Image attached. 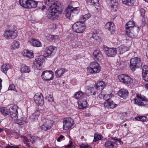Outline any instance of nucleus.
<instances>
[{"instance_id":"nucleus-1","label":"nucleus","mask_w":148,"mask_h":148,"mask_svg":"<svg viewBox=\"0 0 148 148\" xmlns=\"http://www.w3.org/2000/svg\"><path fill=\"white\" fill-rule=\"evenodd\" d=\"M45 3L49 5L50 10L48 11L46 16L50 19H56L59 14H61L62 8L58 2V0H45Z\"/></svg>"},{"instance_id":"nucleus-2","label":"nucleus","mask_w":148,"mask_h":148,"mask_svg":"<svg viewBox=\"0 0 148 148\" xmlns=\"http://www.w3.org/2000/svg\"><path fill=\"white\" fill-rule=\"evenodd\" d=\"M134 25L133 21H129L125 24V33L128 37L132 38L135 37L139 32V27Z\"/></svg>"},{"instance_id":"nucleus-3","label":"nucleus","mask_w":148,"mask_h":148,"mask_svg":"<svg viewBox=\"0 0 148 148\" xmlns=\"http://www.w3.org/2000/svg\"><path fill=\"white\" fill-rule=\"evenodd\" d=\"M79 9L78 7H73L69 5L65 10L64 13L66 16L69 20L72 19L79 12Z\"/></svg>"},{"instance_id":"nucleus-4","label":"nucleus","mask_w":148,"mask_h":148,"mask_svg":"<svg viewBox=\"0 0 148 148\" xmlns=\"http://www.w3.org/2000/svg\"><path fill=\"white\" fill-rule=\"evenodd\" d=\"M102 95H103V99L106 100L104 104L105 107L108 108H113L116 107V104L114 103L110 99V97L112 96V94L104 95L101 94L99 95V96L101 97Z\"/></svg>"},{"instance_id":"nucleus-5","label":"nucleus","mask_w":148,"mask_h":148,"mask_svg":"<svg viewBox=\"0 0 148 148\" xmlns=\"http://www.w3.org/2000/svg\"><path fill=\"white\" fill-rule=\"evenodd\" d=\"M88 72L91 74L99 73L101 70V67L99 64L96 62H93L90 64L89 67L87 68Z\"/></svg>"},{"instance_id":"nucleus-6","label":"nucleus","mask_w":148,"mask_h":148,"mask_svg":"<svg viewBox=\"0 0 148 148\" xmlns=\"http://www.w3.org/2000/svg\"><path fill=\"white\" fill-rule=\"evenodd\" d=\"M140 59L138 57L132 58L130 62V68L133 71L142 66Z\"/></svg>"},{"instance_id":"nucleus-7","label":"nucleus","mask_w":148,"mask_h":148,"mask_svg":"<svg viewBox=\"0 0 148 148\" xmlns=\"http://www.w3.org/2000/svg\"><path fill=\"white\" fill-rule=\"evenodd\" d=\"M57 49L56 47L51 46L46 47L45 50L44 55V58L51 57L54 56L56 53Z\"/></svg>"},{"instance_id":"nucleus-8","label":"nucleus","mask_w":148,"mask_h":148,"mask_svg":"<svg viewBox=\"0 0 148 148\" xmlns=\"http://www.w3.org/2000/svg\"><path fill=\"white\" fill-rule=\"evenodd\" d=\"M73 31L78 33H82L84 31L85 27L80 22H77L72 26Z\"/></svg>"},{"instance_id":"nucleus-9","label":"nucleus","mask_w":148,"mask_h":148,"mask_svg":"<svg viewBox=\"0 0 148 148\" xmlns=\"http://www.w3.org/2000/svg\"><path fill=\"white\" fill-rule=\"evenodd\" d=\"M54 74L51 71L45 70L41 74L42 79L44 81H48L52 80L53 78Z\"/></svg>"},{"instance_id":"nucleus-10","label":"nucleus","mask_w":148,"mask_h":148,"mask_svg":"<svg viewBox=\"0 0 148 148\" xmlns=\"http://www.w3.org/2000/svg\"><path fill=\"white\" fill-rule=\"evenodd\" d=\"M44 61V57L42 55H40L33 62V65L37 69L40 70Z\"/></svg>"},{"instance_id":"nucleus-11","label":"nucleus","mask_w":148,"mask_h":148,"mask_svg":"<svg viewBox=\"0 0 148 148\" xmlns=\"http://www.w3.org/2000/svg\"><path fill=\"white\" fill-rule=\"evenodd\" d=\"M63 129L67 130L73 126L74 121L73 119L70 117L65 118L63 121Z\"/></svg>"},{"instance_id":"nucleus-12","label":"nucleus","mask_w":148,"mask_h":148,"mask_svg":"<svg viewBox=\"0 0 148 148\" xmlns=\"http://www.w3.org/2000/svg\"><path fill=\"white\" fill-rule=\"evenodd\" d=\"M106 148H117L118 147V141L114 139L107 140L105 143Z\"/></svg>"},{"instance_id":"nucleus-13","label":"nucleus","mask_w":148,"mask_h":148,"mask_svg":"<svg viewBox=\"0 0 148 148\" xmlns=\"http://www.w3.org/2000/svg\"><path fill=\"white\" fill-rule=\"evenodd\" d=\"M18 108L17 106L14 105L12 108L9 110L10 115L12 120H16L18 119Z\"/></svg>"},{"instance_id":"nucleus-14","label":"nucleus","mask_w":148,"mask_h":148,"mask_svg":"<svg viewBox=\"0 0 148 148\" xmlns=\"http://www.w3.org/2000/svg\"><path fill=\"white\" fill-rule=\"evenodd\" d=\"M104 52L108 57H114L117 53V50L114 48H109L108 47H104Z\"/></svg>"},{"instance_id":"nucleus-15","label":"nucleus","mask_w":148,"mask_h":148,"mask_svg":"<svg viewBox=\"0 0 148 148\" xmlns=\"http://www.w3.org/2000/svg\"><path fill=\"white\" fill-rule=\"evenodd\" d=\"M17 36V34L14 31L12 30H8L4 32V36L10 39H14Z\"/></svg>"},{"instance_id":"nucleus-16","label":"nucleus","mask_w":148,"mask_h":148,"mask_svg":"<svg viewBox=\"0 0 148 148\" xmlns=\"http://www.w3.org/2000/svg\"><path fill=\"white\" fill-rule=\"evenodd\" d=\"M42 121L43 124L40 127L41 129L44 131H47L50 130L51 127L50 124L51 121L46 119H45Z\"/></svg>"},{"instance_id":"nucleus-17","label":"nucleus","mask_w":148,"mask_h":148,"mask_svg":"<svg viewBox=\"0 0 148 148\" xmlns=\"http://www.w3.org/2000/svg\"><path fill=\"white\" fill-rule=\"evenodd\" d=\"M34 99L36 103L38 105L42 104L44 102V98L41 94L37 93L34 97Z\"/></svg>"},{"instance_id":"nucleus-18","label":"nucleus","mask_w":148,"mask_h":148,"mask_svg":"<svg viewBox=\"0 0 148 148\" xmlns=\"http://www.w3.org/2000/svg\"><path fill=\"white\" fill-rule=\"evenodd\" d=\"M93 58L95 61L101 60L103 58L102 53L99 50H95L93 52Z\"/></svg>"},{"instance_id":"nucleus-19","label":"nucleus","mask_w":148,"mask_h":148,"mask_svg":"<svg viewBox=\"0 0 148 148\" xmlns=\"http://www.w3.org/2000/svg\"><path fill=\"white\" fill-rule=\"evenodd\" d=\"M78 107L79 109H84L88 106V103L86 99L84 98L83 100L79 99L78 101Z\"/></svg>"},{"instance_id":"nucleus-20","label":"nucleus","mask_w":148,"mask_h":148,"mask_svg":"<svg viewBox=\"0 0 148 148\" xmlns=\"http://www.w3.org/2000/svg\"><path fill=\"white\" fill-rule=\"evenodd\" d=\"M142 76L144 79L147 82L148 81V66L146 65L144 66L142 68Z\"/></svg>"},{"instance_id":"nucleus-21","label":"nucleus","mask_w":148,"mask_h":148,"mask_svg":"<svg viewBox=\"0 0 148 148\" xmlns=\"http://www.w3.org/2000/svg\"><path fill=\"white\" fill-rule=\"evenodd\" d=\"M106 2L110 4L112 10L114 11H116L118 3L116 0H106Z\"/></svg>"},{"instance_id":"nucleus-22","label":"nucleus","mask_w":148,"mask_h":148,"mask_svg":"<svg viewBox=\"0 0 148 148\" xmlns=\"http://www.w3.org/2000/svg\"><path fill=\"white\" fill-rule=\"evenodd\" d=\"M118 94L121 97L125 99L128 96V92L127 90L121 89L118 91Z\"/></svg>"},{"instance_id":"nucleus-23","label":"nucleus","mask_w":148,"mask_h":148,"mask_svg":"<svg viewBox=\"0 0 148 148\" xmlns=\"http://www.w3.org/2000/svg\"><path fill=\"white\" fill-rule=\"evenodd\" d=\"M65 71L64 68H62L57 70L55 72V75L57 78L61 77L65 72Z\"/></svg>"},{"instance_id":"nucleus-24","label":"nucleus","mask_w":148,"mask_h":148,"mask_svg":"<svg viewBox=\"0 0 148 148\" xmlns=\"http://www.w3.org/2000/svg\"><path fill=\"white\" fill-rule=\"evenodd\" d=\"M105 28L110 32L114 31L115 29L113 23L111 22L107 23L105 25Z\"/></svg>"},{"instance_id":"nucleus-25","label":"nucleus","mask_w":148,"mask_h":148,"mask_svg":"<svg viewBox=\"0 0 148 148\" xmlns=\"http://www.w3.org/2000/svg\"><path fill=\"white\" fill-rule=\"evenodd\" d=\"M129 48L126 46L121 45L117 48L118 51L120 54H123L129 50Z\"/></svg>"},{"instance_id":"nucleus-26","label":"nucleus","mask_w":148,"mask_h":148,"mask_svg":"<svg viewBox=\"0 0 148 148\" xmlns=\"http://www.w3.org/2000/svg\"><path fill=\"white\" fill-rule=\"evenodd\" d=\"M29 0H19L20 4L22 7L26 8H29Z\"/></svg>"},{"instance_id":"nucleus-27","label":"nucleus","mask_w":148,"mask_h":148,"mask_svg":"<svg viewBox=\"0 0 148 148\" xmlns=\"http://www.w3.org/2000/svg\"><path fill=\"white\" fill-rule=\"evenodd\" d=\"M138 101L137 102V104L139 106H144L148 104V101L145 97H143L141 101Z\"/></svg>"},{"instance_id":"nucleus-28","label":"nucleus","mask_w":148,"mask_h":148,"mask_svg":"<svg viewBox=\"0 0 148 148\" xmlns=\"http://www.w3.org/2000/svg\"><path fill=\"white\" fill-rule=\"evenodd\" d=\"M10 68V66L9 64H4L1 66V69L3 73H6Z\"/></svg>"},{"instance_id":"nucleus-29","label":"nucleus","mask_w":148,"mask_h":148,"mask_svg":"<svg viewBox=\"0 0 148 148\" xmlns=\"http://www.w3.org/2000/svg\"><path fill=\"white\" fill-rule=\"evenodd\" d=\"M21 71L23 73H29L30 71V68L26 65H23L21 68Z\"/></svg>"},{"instance_id":"nucleus-30","label":"nucleus","mask_w":148,"mask_h":148,"mask_svg":"<svg viewBox=\"0 0 148 148\" xmlns=\"http://www.w3.org/2000/svg\"><path fill=\"white\" fill-rule=\"evenodd\" d=\"M24 56L30 58H32L34 57L33 52L27 50L25 49L24 51Z\"/></svg>"},{"instance_id":"nucleus-31","label":"nucleus","mask_w":148,"mask_h":148,"mask_svg":"<svg viewBox=\"0 0 148 148\" xmlns=\"http://www.w3.org/2000/svg\"><path fill=\"white\" fill-rule=\"evenodd\" d=\"M105 86L104 82L103 81H100L97 83L96 86L98 90H102L103 89Z\"/></svg>"},{"instance_id":"nucleus-32","label":"nucleus","mask_w":148,"mask_h":148,"mask_svg":"<svg viewBox=\"0 0 148 148\" xmlns=\"http://www.w3.org/2000/svg\"><path fill=\"white\" fill-rule=\"evenodd\" d=\"M122 3L127 5L131 6L135 3V0H122Z\"/></svg>"},{"instance_id":"nucleus-33","label":"nucleus","mask_w":148,"mask_h":148,"mask_svg":"<svg viewBox=\"0 0 148 148\" xmlns=\"http://www.w3.org/2000/svg\"><path fill=\"white\" fill-rule=\"evenodd\" d=\"M31 44L33 46L35 47H39L41 46L40 42L35 39H33L30 42Z\"/></svg>"},{"instance_id":"nucleus-34","label":"nucleus","mask_w":148,"mask_h":148,"mask_svg":"<svg viewBox=\"0 0 148 148\" xmlns=\"http://www.w3.org/2000/svg\"><path fill=\"white\" fill-rule=\"evenodd\" d=\"M28 8H35L37 7L38 3L34 1L29 0Z\"/></svg>"},{"instance_id":"nucleus-35","label":"nucleus","mask_w":148,"mask_h":148,"mask_svg":"<svg viewBox=\"0 0 148 148\" xmlns=\"http://www.w3.org/2000/svg\"><path fill=\"white\" fill-rule=\"evenodd\" d=\"M14 121L16 123L20 125L24 124L27 122L25 118L21 119H16V120H14Z\"/></svg>"},{"instance_id":"nucleus-36","label":"nucleus","mask_w":148,"mask_h":148,"mask_svg":"<svg viewBox=\"0 0 148 148\" xmlns=\"http://www.w3.org/2000/svg\"><path fill=\"white\" fill-rule=\"evenodd\" d=\"M135 119L136 120L140 121L142 122H146L148 120L147 119L146 117L140 116L135 117Z\"/></svg>"},{"instance_id":"nucleus-37","label":"nucleus","mask_w":148,"mask_h":148,"mask_svg":"<svg viewBox=\"0 0 148 148\" xmlns=\"http://www.w3.org/2000/svg\"><path fill=\"white\" fill-rule=\"evenodd\" d=\"M84 95V93L82 92V91H79L75 93L74 95V97L76 99H80L82 97H83Z\"/></svg>"},{"instance_id":"nucleus-38","label":"nucleus","mask_w":148,"mask_h":148,"mask_svg":"<svg viewBox=\"0 0 148 148\" xmlns=\"http://www.w3.org/2000/svg\"><path fill=\"white\" fill-rule=\"evenodd\" d=\"M19 45L20 44L18 42L14 41L12 43L11 47L12 49H15L19 48Z\"/></svg>"},{"instance_id":"nucleus-39","label":"nucleus","mask_w":148,"mask_h":148,"mask_svg":"<svg viewBox=\"0 0 148 148\" xmlns=\"http://www.w3.org/2000/svg\"><path fill=\"white\" fill-rule=\"evenodd\" d=\"M131 81V79L130 76L125 75L123 83L126 84L130 85Z\"/></svg>"},{"instance_id":"nucleus-40","label":"nucleus","mask_w":148,"mask_h":148,"mask_svg":"<svg viewBox=\"0 0 148 148\" xmlns=\"http://www.w3.org/2000/svg\"><path fill=\"white\" fill-rule=\"evenodd\" d=\"M68 38L70 40L73 41H76L77 39V36L72 34H69L68 37Z\"/></svg>"},{"instance_id":"nucleus-41","label":"nucleus","mask_w":148,"mask_h":148,"mask_svg":"<svg viewBox=\"0 0 148 148\" xmlns=\"http://www.w3.org/2000/svg\"><path fill=\"white\" fill-rule=\"evenodd\" d=\"M102 136L100 135L95 134H94L93 142H96L97 141L101 140L102 139Z\"/></svg>"},{"instance_id":"nucleus-42","label":"nucleus","mask_w":148,"mask_h":148,"mask_svg":"<svg viewBox=\"0 0 148 148\" xmlns=\"http://www.w3.org/2000/svg\"><path fill=\"white\" fill-rule=\"evenodd\" d=\"M0 111L5 116L8 115V112L7 109L3 107L0 108Z\"/></svg>"},{"instance_id":"nucleus-43","label":"nucleus","mask_w":148,"mask_h":148,"mask_svg":"<svg viewBox=\"0 0 148 148\" xmlns=\"http://www.w3.org/2000/svg\"><path fill=\"white\" fill-rule=\"evenodd\" d=\"M97 90L98 89L97 88L96 86L95 87H90V93L93 95H95L96 92H97Z\"/></svg>"},{"instance_id":"nucleus-44","label":"nucleus","mask_w":148,"mask_h":148,"mask_svg":"<svg viewBox=\"0 0 148 148\" xmlns=\"http://www.w3.org/2000/svg\"><path fill=\"white\" fill-rule=\"evenodd\" d=\"M99 1L98 0H92L91 5H92L95 6V7L97 10H98V7L97 6H99Z\"/></svg>"},{"instance_id":"nucleus-45","label":"nucleus","mask_w":148,"mask_h":148,"mask_svg":"<svg viewBox=\"0 0 148 148\" xmlns=\"http://www.w3.org/2000/svg\"><path fill=\"white\" fill-rule=\"evenodd\" d=\"M39 112L38 110H36L35 112L32 114V119H37L39 115Z\"/></svg>"},{"instance_id":"nucleus-46","label":"nucleus","mask_w":148,"mask_h":148,"mask_svg":"<svg viewBox=\"0 0 148 148\" xmlns=\"http://www.w3.org/2000/svg\"><path fill=\"white\" fill-rule=\"evenodd\" d=\"M24 143L26 144V145L29 148L30 147V143L29 139L26 137H23Z\"/></svg>"},{"instance_id":"nucleus-47","label":"nucleus","mask_w":148,"mask_h":148,"mask_svg":"<svg viewBox=\"0 0 148 148\" xmlns=\"http://www.w3.org/2000/svg\"><path fill=\"white\" fill-rule=\"evenodd\" d=\"M136 97L137 98H135L134 99V101L135 103L137 104V102H138V101H140L143 98V97L140 96L139 94H137L136 95Z\"/></svg>"},{"instance_id":"nucleus-48","label":"nucleus","mask_w":148,"mask_h":148,"mask_svg":"<svg viewBox=\"0 0 148 148\" xmlns=\"http://www.w3.org/2000/svg\"><path fill=\"white\" fill-rule=\"evenodd\" d=\"M125 75L121 74L118 76V78L120 82H123Z\"/></svg>"},{"instance_id":"nucleus-49","label":"nucleus","mask_w":148,"mask_h":148,"mask_svg":"<svg viewBox=\"0 0 148 148\" xmlns=\"http://www.w3.org/2000/svg\"><path fill=\"white\" fill-rule=\"evenodd\" d=\"M46 99L48 101L50 102H52L54 101V99L53 98V96L51 95H49L46 97Z\"/></svg>"},{"instance_id":"nucleus-50","label":"nucleus","mask_w":148,"mask_h":148,"mask_svg":"<svg viewBox=\"0 0 148 148\" xmlns=\"http://www.w3.org/2000/svg\"><path fill=\"white\" fill-rule=\"evenodd\" d=\"M80 148H92V147L88 144L86 145L84 143H82L79 145Z\"/></svg>"},{"instance_id":"nucleus-51","label":"nucleus","mask_w":148,"mask_h":148,"mask_svg":"<svg viewBox=\"0 0 148 148\" xmlns=\"http://www.w3.org/2000/svg\"><path fill=\"white\" fill-rule=\"evenodd\" d=\"M140 12L141 14V16L142 17H144L145 16V10L142 8H141L140 9Z\"/></svg>"},{"instance_id":"nucleus-52","label":"nucleus","mask_w":148,"mask_h":148,"mask_svg":"<svg viewBox=\"0 0 148 148\" xmlns=\"http://www.w3.org/2000/svg\"><path fill=\"white\" fill-rule=\"evenodd\" d=\"M84 16L83 15V16H82L80 18V21H79V22H81V24H83L84 23V22L85 21H86V18H84Z\"/></svg>"},{"instance_id":"nucleus-53","label":"nucleus","mask_w":148,"mask_h":148,"mask_svg":"<svg viewBox=\"0 0 148 148\" xmlns=\"http://www.w3.org/2000/svg\"><path fill=\"white\" fill-rule=\"evenodd\" d=\"M15 89V86L14 84H12L10 85L8 88L9 90H14H14Z\"/></svg>"},{"instance_id":"nucleus-54","label":"nucleus","mask_w":148,"mask_h":148,"mask_svg":"<svg viewBox=\"0 0 148 148\" xmlns=\"http://www.w3.org/2000/svg\"><path fill=\"white\" fill-rule=\"evenodd\" d=\"M73 144V142L72 141H70L69 142V143L67 145V148H70L72 147Z\"/></svg>"},{"instance_id":"nucleus-55","label":"nucleus","mask_w":148,"mask_h":148,"mask_svg":"<svg viewBox=\"0 0 148 148\" xmlns=\"http://www.w3.org/2000/svg\"><path fill=\"white\" fill-rule=\"evenodd\" d=\"M64 137V136L62 135H61L57 139V141L58 142H60L61 140Z\"/></svg>"},{"instance_id":"nucleus-56","label":"nucleus","mask_w":148,"mask_h":148,"mask_svg":"<svg viewBox=\"0 0 148 148\" xmlns=\"http://www.w3.org/2000/svg\"><path fill=\"white\" fill-rule=\"evenodd\" d=\"M45 4L46 5H47V6H45V5H43L42 6V10H44L46 8H47L48 9L50 8H49V5L47 4Z\"/></svg>"},{"instance_id":"nucleus-57","label":"nucleus","mask_w":148,"mask_h":148,"mask_svg":"<svg viewBox=\"0 0 148 148\" xmlns=\"http://www.w3.org/2000/svg\"><path fill=\"white\" fill-rule=\"evenodd\" d=\"M86 3L88 5H91L92 0H86Z\"/></svg>"},{"instance_id":"nucleus-58","label":"nucleus","mask_w":148,"mask_h":148,"mask_svg":"<svg viewBox=\"0 0 148 148\" xmlns=\"http://www.w3.org/2000/svg\"><path fill=\"white\" fill-rule=\"evenodd\" d=\"M57 36H51V38L52 39V40H55L56 38V37Z\"/></svg>"},{"instance_id":"nucleus-59","label":"nucleus","mask_w":148,"mask_h":148,"mask_svg":"<svg viewBox=\"0 0 148 148\" xmlns=\"http://www.w3.org/2000/svg\"><path fill=\"white\" fill-rule=\"evenodd\" d=\"M86 15L87 17V18H89L91 16V14L90 13L86 14Z\"/></svg>"},{"instance_id":"nucleus-60","label":"nucleus","mask_w":148,"mask_h":148,"mask_svg":"<svg viewBox=\"0 0 148 148\" xmlns=\"http://www.w3.org/2000/svg\"><path fill=\"white\" fill-rule=\"evenodd\" d=\"M1 82L2 80L1 79H0V90H1L2 88Z\"/></svg>"},{"instance_id":"nucleus-61","label":"nucleus","mask_w":148,"mask_h":148,"mask_svg":"<svg viewBox=\"0 0 148 148\" xmlns=\"http://www.w3.org/2000/svg\"><path fill=\"white\" fill-rule=\"evenodd\" d=\"M116 139L118 141V142H119V143L120 144H123V142L121 141L120 140H118V139Z\"/></svg>"},{"instance_id":"nucleus-62","label":"nucleus","mask_w":148,"mask_h":148,"mask_svg":"<svg viewBox=\"0 0 148 148\" xmlns=\"http://www.w3.org/2000/svg\"><path fill=\"white\" fill-rule=\"evenodd\" d=\"M84 18H86V19L87 20V19H88V18H87V17L86 15V14H85V15H84Z\"/></svg>"},{"instance_id":"nucleus-63","label":"nucleus","mask_w":148,"mask_h":148,"mask_svg":"<svg viewBox=\"0 0 148 148\" xmlns=\"http://www.w3.org/2000/svg\"><path fill=\"white\" fill-rule=\"evenodd\" d=\"M3 131V130L2 128H0V133H1V132Z\"/></svg>"},{"instance_id":"nucleus-64","label":"nucleus","mask_w":148,"mask_h":148,"mask_svg":"<svg viewBox=\"0 0 148 148\" xmlns=\"http://www.w3.org/2000/svg\"><path fill=\"white\" fill-rule=\"evenodd\" d=\"M145 86L146 88H147L148 89V83L145 85Z\"/></svg>"}]
</instances>
